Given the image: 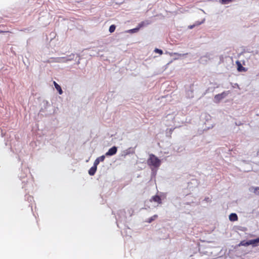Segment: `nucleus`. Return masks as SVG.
Instances as JSON below:
<instances>
[{
	"label": "nucleus",
	"mask_w": 259,
	"mask_h": 259,
	"mask_svg": "<svg viewBox=\"0 0 259 259\" xmlns=\"http://www.w3.org/2000/svg\"><path fill=\"white\" fill-rule=\"evenodd\" d=\"M161 163V160L155 155L153 154L149 155V158L147 160V163L148 165L151 167L152 170L153 167L157 169L160 166Z\"/></svg>",
	"instance_id": "1"
},
{
	"label": "nucleus",
	"mask_w": 259,
	"mask_h": 259,
	"mask_svg": "<svg viewBox=\"0 0 259 259\" xmlns=\"http://www.w3.org/2000/svg\"><path fill=\"white\" fill-rule=\"evenodd\" d=\"M229 220L231 221H235L238 220L237 215L235 213H232L229 215Z\"/></svg>",
	"instance_id": "11"
},
{
	"label": "nucleus",
	"mask_w": 259,
	"mask_h": 259,
	"mask_svg": "<svg viewBox=\"0 0 259 259\" xmlns=\"http://www.w3.org/2000/svg\"><path fill=\"white\" fill-rule=\"evenodd\" d=\"M236 64L237 65V69L239 71H242L245 70V68L242 66L241 64L239 61H237L236 62Z\"/></svg>",
	"instance_id": "14"
},
{
	"label": "nucleus",
	"mask_w": 259,
	"mask_h": 259,
	"mask_svg": "<svg viewBox=\"0 0 259 259\" xmlns=\"http://www.w3.org/2000/svg\"><path fill=\"white\" fill-rule=\"evenodd\" d=\"M151 201H154L157 202L158 204H160L162 203V200L160 197L158 195H155L151 197L150 199Z\"/></svg>",
	"instance_id": "5"
},
{
	"label": "nucleus",
	"mask_w": 259,
	"mask_h": 259,
	"mask_svg": "<svg viewBox=\"0 0 259 259\" xmlns=\"http://www.w3.org/2000/svg\"><path fill=\"white\" fill-rule=\"evenodd\" d=\"M105 156L102 155L98 157L94 161V164L97 166L100 162H103L105 160Z\"/></svg>",
	"instance_id": "7"
},
{
	"label": "nucleus",
	"mask_w": 259,
	"mask_h": 259,
	"mask_svg": "<svg viewBox=\"0 0 259 259\" xmlns=\"http://www.w3.org/2000/svg\"><path fill=\"white\" fill-rule=\"evenodd\" d=\"M157 217H158L157 215L155 214V215H153L152 217H150V218H149L146 221V222L149 223H151L152 222H153L154 220H155L157 218Z\"/></svg>",
	"instance_id": "15"
},
{
	"label": "nucleus",
	"mask_w": 259,
	"mask_h": 259,
	"mask_svg": "<svg viewBox=\"0 0 259 259\" xmlns=\"http://www.w3.org/2000/svg\"><path fill=\"white\" fill-rule=\"evenodd\" d=\"M139 30V27H137L132 29L128 31L132 33H135L137 32Z\"/></svg>",
	"instance_id": "17"
},
{
	"label": "nucleus",
	"mask_w": 259,
	"mask_h": 259,
	"mask_svg": "<svg viewBox=\"0 0 259 259\" xmlns=\"http://www.w3.org/2000/svg\"><path fill=\"white\" fill-rule=\"evenodd\" d=\"M25 199H27L28 201H31L33 200V197L31 196H26Z\"/></svg>",
	"instance_id": "20"
},
{
	"label": "nucleus",
	"mask_w": 259,
	"mask_h": 259,
	"mask_svg": "<svg viewBox=\"0 0 259 259\" xmlns=\"http://www.w3.org/2000/svg\"><path fill=\"white\" fill-rule=\"evenodd\" d=\"M227 94L224 92L222 93L221 94H218L214 96V100L216 102H219L221 100H222L223 98H224L226 96Z\"/></svg>",
	"instance_id": "4"
},
{
	"label": "nucleus",
	"mask_w": 259,
	"mask_h": 259,
	"mask_svg": "<svg viewBox=\"0 0 259 259\" xmlns=\"http://www.w3.org/2000/svg\"><path fill=\"white\" fill-rule=\"evenodd\" d=\"M201 118L204 120V130L210 129L213 126L214 121L210 114H201Z\"/></svg>",
	"instance_id": "2"
},
{
	"label": "nucleus",
	"mask_w": 259,
	"mask_h": 259,
	"mask_svg": "<svg viewBox=\"0 0 259 259\" xmlns=\"http://www.w3.org/2000/svg\"><path fill=\"white\" fill-rule=\"evenodd\" d=\"M22 188H24L25 189H27L24 186H22Z\"/></svg>",
	"instance_id": "26"
},
{
	"label": "nucleus",
	"mask_w": 259,
	"mask_h": 259,
	"mask_svg": "<svg viewBox=\"0 0 259 259\" xmlns=\"http://www.w3.org/2000/svg\"><path fill=\"white\" fill-rule=\"evenodd\" d=\"M144 25V22H142L141 23L139 24L138 27H139V29H140V28L143 27Z\"/></svg>",
	"instance_id": "21"
},
{
	"label": "nucleus",
	"mask_w": 259,
	"mask_h": 259,
	"mask_svg": "<svg viewBox=\"0 0 259 259\" xmlns=\"http://www.w3.org/2000/svg\"><path fill=\"white\" fill-rule=\"evenodd\" d=\"M193 27H194V25H191V26H190L189 27L191 29V28H193Z\"/></svg>",
	"instance_id": "23"
},
{
	"label": "nucleus",
	"mask_w": 259,
	"mask_h": 259,
	"mask_svg": "<svg viewBox=\"0 0 259 259\" xmlns=\"http://www.w3.org/2000/svg\"><path fill=\"white\" fill-rule=\"evenodd\" d=\"M205 200L206 201H209L210 200L209 198L208 197L205 198Z\"/></svg>",
	"instance_id": "22"
},
{
	"label": "nucleus",
	"mask_w": 259,
	"mask_h": 259,
	"mask_svg": "<svg viewBox=\"0 0 259 259\" xmlns=\"http://www.w3.org/2000/svg\"><path fill=\"white\" fill-rule=\"evenodd\" d=\"M221 3L223 4H228L232 1V0H221Z\"/></svg>",
	"instance_id": "19"
},
{
	"label": "nucleus",
	"mask_w": 259,
	"mask_h": 259,
	"mask_svg": "<svg viewBox=\"0 0 259 259\" xmlns=\"http://www.w3.org/2000/svg\"><path fill=\"white\" fill-rule=\"evenodd\" d=\"M251 245L253 246H259V237L255 239L251 240Z\"/></svg>",
	"instance_id": "13"
},
{
	"label": "nucleus",
	"mask_w": 259,
	"mask_h": 259,
	"mask_svg": "<svg viewBox=\"0 0 259 259\" xmlns=\"http://www.w3.org/2000/svg\"><path fill=\"white\" fill-rule=\"evenodd\" d=\"M54 84L55 85V87L56 89L59 92V94L60 95H62L63 94V91L62 90V89H61V87L57 82H56L55 81H54Z\"/></svg>",
	"instance_id": "12"
},
{
	"label": "nucleus",
	"mask_w": 259,
	"mask_h": 259,
	"mask_svg": "<svg viewBox=\"0 0 259 259\" xmlns=\"http://www.w3.org/2000/svg\"><path fill=\"white\" fill-rule=\"evenodd\" d=\"M250 192H253L257 195H259V187H251L249 188Z\"/></svg>",
	"instance_id": "9"
},
{
	"label": "nucleus",
	"mask_w": 259,
	"mask_h": 259,
	"mask_svg": "<svg viewBox=\"0 0 259 259\" xmlns=\"http://www.w3.org/2000/svg\"><path fill=\"white\" fill-rule=\"evenodd\" d=\"M250 245H251V240H248V241H245V240L242 241H241V242L240 243L239 245L247 246H248Z\"/></svg>",
	"instance_id": "10"
},
{
	"label": "nucleus",
	"mask_w": 259,
	"mask_h": 259,
	"mask_svg": "<svg viewBox=\"0 0 259 259\" xmlns=\"http://www.w3.org/2000/svg\"><path fill=\"white\" fill-rule=\"evenodd\" d=\"M25 182V181H23L22 182V183H24Z\"/></svg>",
	"instance_id": "27"
},
{
	"label": "nucleus",
	"mask_w": 259,
	"mask_h": 259,
	"mask_svg": "<svg viewBox=\"0 0 259 259\" xmlns=\"http://www.w3.org/2000/svg\"><path fill=\"white\" fill-rule=\"evenodd\" d=\"M154 52L155 53H158L160 55H162L163 54V51L157 48L154 50Z\"/></svg>",
	"instance_id": "18"
},
{
	"label": "nucleus",
	"mask_w": 259,
	"mask_h": 259,
	"mask_svg": "<svg viewBox=\"0 0 259 259\" xmlns=\"http://www.w3.org/2000/svg\"><path fill=\"white\" fill-rule=\"evenodd\" d=\"M97 166L94 164L93 166L92 167H91L90 168V169H89V174L92 176H94L97 170Z\"/></svg>",
	"instance_id": "8"
},
{
	"label": "nucleus",
	"mask_w": 259,
	"mask_h": 259,
	"mask_svg": "<svg viewBox=\"0 0 259 259\" xmlns=\"http://www.w3.org/2000/svg\"><path fill=\"white\" fill-rule=\"evenodd\" d=\"M117 151V148L116 146H113L110 148L108 151L106 153L105 155L107 156H110L115 155Z\"/></svg>",
	"instance_id": "3"
},
{
	"label": "nucleus",
	"mask_w": 259,
	"mask_h": 259,
	"mask_svg": "<svg viewBox=\"0 0 259 259\" xmlns=\"http://www.w3.org/2000/svg\"><path fill=\"white\" fill-rule=\"evenodd\" d=\"M8 31H0V33L8 32Z\"/></svg>",
	"instance_id": "24"
},
{
	"label": "nucleus",
	"mask_w": 259,
	"mask_h": 259,
	"mask_svg": "<svg viewBox=\"0 0 259 259\" xmlns=\"http://www.w3.org/2000/svg\"><path fill=\"white\" fill-rule=\"evenodd\" d=\"M182 151V149H181V150H179V149L177 150V152H181V151Z\"/></svg>",
	"instance_id": "25"
},
{
	"label": "nucleus",
	"mask_w": 259,
	"mask_h": 259,
	"mask_svg": "<svg viewBox=\"0 0 259 259\" xmlns=\"http://www.w3.org/2000/svg\"><path fill=\"white\" fill-rule=\"evenodd\" d=\"M134 153V150L133 148L130 147L123 151L122 155L124 156H126L127 155H130L131 154H133Z\"/></svg>",
	"instance_id": "6"
},
{
	"label": "nucleus",
	"mask_w": 259,
	"mask_h": 259,
	"mask_svg": "<svg viewBox=\"0 0 259 259\" xmlns=\"http://www.w3.org/2000/svg\"><path fill=\"white\" fill-rule=\"evenodd\" d=\"M115 28L116 26L115 25H111L109 27V31L110 32L112 33L115 31Z\"/></svg>",
	"instance_id": "16"
}]
</instances>
